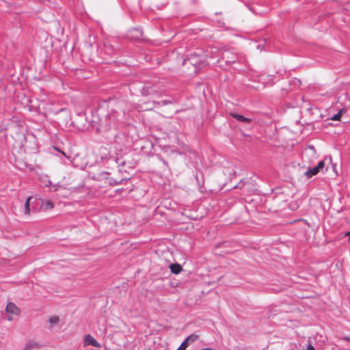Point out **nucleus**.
Here are the masks:
<instances>
[{
	"label": "nucleus",
	"mask_w": 350,
	"mask_h": 350,
	"mask_svg": "<svg viewBox=\"0 0 350 350\" xmlns=\"http://www.w3.org/2000/svg\"><path fill=\"white\" fill-rule=\"evenodd\" d=\"M55 150L59 151V149L57 148H55ZM59 152L61 154L66 158L70 163L71 165H72L74 167H79L80 169H84L86 166L85 163L83 162H81L80 157L78 154L75 155L74 157H71L70 155H67L64 152L60 151Z\"/></svg>",
	"instance_id": "nucleus-1"
},
{
	"label": "nucleus",
	"mask_w": 350,
	"mask_h": 350,
	"mask_svg": "<svg viewBox=\"0 0 350 350\" xmlns=\"http://www.w3.org/2000/svg\"><path fill=\"white\" fill-rule=\"evenodd\" d=\"M5 312L7 314V319L9 321L13 320V316H19L21 314V310L16 306L13 302H8L5 307Z\"/></svg>",
	"instance_id": "nucleus-2"
},
{
	"label": "nucleus",
	"mask_w": 350,
	"mask_h": 350,
	"mask_svg": "<svg viewBox=\"0 0 350 350\" xmlns=\"http://www.w3.org/2000/svg\"><path fill=\"white\" fill-rule=\"evenodd\" d=\"M83 345L89 346L92 345L94 347H100V345L97 340L90 334H87L84 336Z\"/></svg>",
	"instance_id": "nucleus-3"
},
{
	"label": "nucleus",
	"mask_w": 350,
	"mask_h": 350,
	"mask_svg": "<svg viewBox=\"0 0 350 350\" xmlns=\"http://www.w3.org/2000/svg\"><path fill=\"white\" fill-rule=\"evenodd\" d=\"M222 58L227 64H232L236 62L237 56L230 51H226L223 54Z\"/></svg>",
	"instance_id": "nucleus-4"
},
{
	"label": "nucleus",
	"mask_w": 350,
	"mask_h": 350,
	"mask_svg": "<svg viewBox=\"0 0 350 350\" xmlns=\"http://www.w3.org/2000/svg\"><path fill=\"white\" fill-rule=\"evenodd\" d=\"M320 172V170L315 166L314 167H311V168H309L306 172H305V176H307L308 178H311L313 176H315L317 175L319 172Z\"/></svg>",
	"instance_id": "nucleus-5"
},
{
	"label": "nucleus",
	"mask_w": 350,
	"mask_h": 350,
	"mask_svg": "<svg viewBox=\"0 0 350 350\" xmlns=\"http://www.w3.org/2000/svg\"><path fill=\"white\" fill-rule=\"evenodd\" d=\"M170 268L171 272L174 274H178L183 270L181 265L178 263L172 264L170 266Z\"/></svg>",
	"instance_id": "nucleus-6"
},
{
	"label": "nucleus",
	"mask_w": 350,
	"mask_h": 350,
	"mask_svg": "<svg viewBox=\"0 0 350 350\" xmlns=\"http://www.w3.org/2000/svg\"><path fill=\"white\" fill-rule=\"evenodd\" d=\"M231 116L240 122H247L250 121V119H248L247 118H245L241 115L232 113Z\"/></svg>",
	"instance_id": "nucleus-7"
},
{
	"label": "nucleus",
	"mask_w": 350,
	"mask_h": 350,
	"mask_svg": "<svg viewBox=\"0 0 350 350\" xmlns=\"http://www.w3.org/2000/svg\"><path fill=\"white\" fill-rule=\"evenodd\" d=\"M59 322V318L57 316H52L49 319V323L51 326H54L58 324Z\"/></svg>",
	"instance_id": "nucleus-8"
},
{
	"label": "nucleus",
	"mask_w": 350,
	"mask_h": 350,
	"mask_svg": "<svg viewBox=\"0 0 350 350\" xmlns=\"http://www.w3.org/2000/svg\"><path fill=\"white\" fill-rule=\"evenodd\" d=\"M32 197L27 198L25 203V213L27 215L29 214L30 213L29 203Z\"/></svg>",
	"instance_id": "nucleus-9"
},
{
	"label": "nucleus",
	"mask_w": 350,
	"mask_h": 350,
	"mask_svg": "<svg viewBox=\"0 0 350 350\" xmlns=\"http://www.w3.org/2000/svg\"><path fill=\"white\" fill-rule=\"evenodd\" d=\"M42 206L45 210L52 209L53 208V204L49 200L43 202Z\"/></svg>",
	"instance_id": "nucleus-10"
},
{
	"label": "nucleus",
	"mask_w": 350,
	"mask_h": 350,
	"mask_svg": "<svg viewBox=\"0 0 350 350\" xmlns=\"http://www.w3.org/2000/svg\"><path fill=\"white\" fill-rule=\"evenodd\" d=\"M198 338V336L196 334L189 335L185 340H186L188 343L189 342H193Z\"/></svg>",
	"instance_id": "nucleus-11"
},
{
	"label": "nucleus",
	"mask_w": 350,
	"mask_h": 350,
	"mask_svg": "<svg viewBox=\"0 0 350 350\" xmlns=\"http://www.w3.org/2000/svg\"><path fill=\"white\" fill-rule=\"evenodd\" d=\"M188 345L189 343L186 340H184L176 350H185Z\"/></svg>",
	"instance_id": "nucleus-12"
},
{
	"label": "nucleus",
	"mask_w": 350,
	"mask_h": 350,
	"mask_svg": "<svg viewBox=\"0 0 350 350\" xmlns=\"http://www.w3.org/2000/svg\"><path fill=\"white\" fill-rule=\"evenodd\" d=\"M325 161H321L318 163L317 165L316 166L320 171L323 170V169L325 167Z\"/></svg>",
	"instance_id": "nucleus-13"
},
{
	"label": "nucleus",
	"mask_w": 350,
	"mask_h": 350,
	"mask_svg": "<svg viewBox=\"0 0 350 350\" xmlns=\"http://www.w3.org/2000/svg\"><path fill=\"white\" fill-rule=\"evenodd\" d=\"M341 113L342 111H338L336 114H335L332 118V120H340V118H341Z\"/></svg>",
	"instance_id": "nucleus-14"
},
{
	"label": "nucleus",
	"mask_w": 350,
	"mask_h": 350,
	"mask_svg": "<svg viewBox=\"0 0 350 350\" xmlns=\"http://www.w3.org/2000/svg\"><path fill=\"white\" fill-rule=\"evenodd\" d=\"M37 346V343L34 342H29L26 345V349H31Z\"/></svg>",
	"instance_id": "nucleus-15"
},
{
	"label": "nucleus",
	"mask_w": 350,
	"mask_h": 350,
	"mask_svg": "<svg viewBox=\"0 0 350 350\" xmlns=\"http://www.w3.org/2000/svg\"><path fill=\"white\" fill-rule=\"evenodd\" d=\"M267 77V80L264 79H262V78L261 79L262 80H264V81H263V83H270V82H272V81H273V75H268Z\"/></svg>",
	"instance_id": "nucleus-16"
},
{
	"label": "nucleus",
	"mask_w": 350,
	"mask_h": 350,
	"mask_svg": "<svg viewBox=\"0 0 350 350\" xmlns=\"http://www.w3.org/2000/svg\"><path fill=\"white\" fill-rule=\"evenodd\" d=\"M43 182L44 183L45 186H48L49 185L51 184V181L50 180H49L48 176L44 177Z\"/></svg>",
	"instance_id": "nucleus-17"
},
{
	"label": "nucleus",
	"mask_w": 350,
	"mask_h": 350,
	"mask_svg": "<svg viewBox=\"0 0 350 350\" xmlns=\"http://www.w3.org/2000/svg\"><path fill=\"white\" fill-rule=\"evenodd\" d=\"M307 350H315V349L311 344H309L307 345Z\"/></svg>",
	"instance_id": "nucleus-18"
},
{
	"label": "nucleus",
	"mask_w": 350,
	"mask_h": 350,
	"mask_svg": "<svg viewBox=\"0 0 350 350\" xmlns=\"http://www.w3.org/2000/svg\"><path fill=\"white\" fill-rule=\"evenodd\" d=\"M308 149L310 150L312 152L315 153L314 148L312 146H309Z\"/></svg>",
	"instance_id": "nucleus-19"
},
{
	"label": "nucleus",
	"mask_w": 350,
	"mask_h": 350,
	"mask_svg": "<svg viewBox=\"0 0 350 350\" xmlns=\"http://www.w3.org/2000/svg\"><path fill=\"white\" fill-rule=\"evenodd\" d=\"M343 338H344V340H345L346 341L350 342V337H349V336H345Z\"/></svg>",
	"instance_id": "nucleus-20"
},
{
	"label": "nucleus",
	"mask_w": 350,
	"mask_h": 350,
	"mask_svg": "<svg viewBox=\"0 0 350 350\" xmlns=\"http://www.w3.org/2000/svg\"><path fill=\"white\" fill-rule=\"evenodd\" d=\"M346 236L348 237L349 241L350 243V232L346 233Z\"/></svg>",
	"instance_id": "nucleus-21"
},
{
	"label": "nucleus",
	"mask_w": 350,
	"mask_h": 350,
	"mask_svg": "<svg viewBox=\"0 0 350 350\" xmlns=\"http://www.w3.org/2000/svg\"><path fill=\"white\" fill-rule=\"evenodd\" d=\"M135 31L138 33L139 35L142 34V32L139 29H135Z\"/></svg>",
	"instance_id": "nucleus-22"
},
{
	"label": "nucleus",
	"mask_w": 350,
	"mask_h": 350,
	"mask_svg": "<svg viewBox=\"0 0 350 350\" xmlns=\"http://www.w3.org/2000/svg\"><path fill=\"white\" fill-rule=\"evenodd\" d=\"M53 187H54V191L57 190V186L55 185V186H53Z\"/></svg>",
	"instance_id": "nucleus-23"
},
{
	"label": "nucleus",
	"mask_w": 350,
	"mask_h": 350,
	"mask_svg": "<svg viewBox=\"0 0 350 350\" xmlns=\"http://www.w3.org/2000/svg\"><path fill=\"white\" fill-rule=\"evenodd\" d=\"M202 350H213V349H209V348H205V349H202Z\"/></svg>",
	"instance_id": "nucleus-24"
},
{
	"label": "nucleus",
	"mask_w": 350,
	"mask_h": 350,
	"mask_svg": "<svg viewBox=\"0 0 350 350\" xmlns=\"http://www.w3.org/2000/svg\"><path fill=\"white\" fill-rule=\"evenodd\" d=\"M62 163L63 164H66V162H65V161H64V160H62Z\"/></svg>",
	"instance_id": "nucleus-25"
}]
</instances>
